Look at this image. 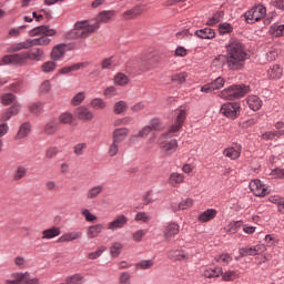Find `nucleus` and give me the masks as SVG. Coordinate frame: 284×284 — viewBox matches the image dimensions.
Returning a JSON list of instances; mask_svg holds the SVG:
<instances>
[{
    "instance_id": "obj_61",
    "label": "nucleus",
    "mask_w": 284,
    "mask_h": 284,
    "mask_svg": "<svg viewBox=\"0 0 284 284\" xmlns=\"http://www.w3.org/2000/svg\"><path fill=\"white\" fill-rule=\"evenodd\" d=\"M192 205H194V200L185 199L178 205V210H187L189 207H192Z\"/></svg>"
},
{
    "instance_id": "obj_38",
    "label": "nucleus",
    "mask_w": 284,
    "mask_h": 284,
    "mask_svg": "<svg viewBox=\"0 0 284 284\" xmlns=\"http://www.w3.org/2000/svg\"><path fill=\"white\" fill-rule=\"evenodd\" d=\"M90 106L93 110H105V108H108V103H105L101 98H95L90 102Z\"/></svg>"
},
{
    "instance_id": "obj_8",
    "label": "nucleus",
    "mask_w": 284,
    "mask_h": 284,
    "mask_svg": "<svg viewBox=\"0 0 284 284\" xmlns=\"http://www.w3.org/2000/svg\"><path fill=\"white\" fill-rule=\"evenodd\" d=\"M221 88H225V79L223 77H219L212 82L204 84L201 88V92L210 94V92H214V90H221Z\"/></svg>"
},
{
    "instance_id": "obj_4",
    "label": "nucleus",
    "mask_w": 284,
    "mask_h": 284,
    "mask_svg": "<svg viewBox=\"0 0 284 284\" xmlns=\"http://www.w3.org/2000/svg\"><path fill=\"white\" fill-rule=\"evenodd\" d=\"M99 29V22L82 20L74 23L73 30L65 34V39H88Z\"/></svg>"
},
{
    "instance_id": "obj_11",
    "label": "nucleus",
    "mask_w": 284,
    "mask_h": 284,
    "mask_svg": "<svg viewBox=\"0 0 284 284\" xmlns=\"http://www.w3.org/2000/svg\"><path fill=\"white\" fill-rule=\"evenodd\" d=\"M65 52H68V44L60 43L54 45L51 50L52 61H61L65 57Z\"/></svg>"
},
{
    "instance_id": "obj_62",
    "label": "nucleus",
    "mask_w": 284,
    "mask_h": 284,
    "mask_svg": "<svg viewBox=\"0 0 284 284\" xmlns=\"http://www.w3.org/2000/svg\"><path fill=\"white\" fill-rule=\"evenodd\" d=\"M215 261L217 263H224L225 265H229V263H232V256H230V254L225 253V254L216 256Z\"/></svg>"
},
{
    "instance_id": "obj_21",
    "label": "nucleus",
    "mask_w": 284,
    "mask_h": 284,
    "mask_svg": "<svg viewBox=\"0 0 284 284\" xmlns=\"http://www.w3.org/2000/svg\"><path fill=\"white\" fill-rule=\"evenodd\" d=\"M103 190H105V189L101 184L90 187L85 194L87 200L94 201V199H99V196H101V194H103Z\"/></svg>"
},
{
    "instance_id": "obj_56",
    "label": "nucleus",
    "mask_w": 284,
    "mask_h": 284,
    "mask_svg": "<svg viewBox=\"0 0 284 284\" xmlns=\"http://www.w3.org/2000/svg\"><path fill=\"white\" fill-rule=\"evenodd\" d=\"M82 101H85V92L77 93L71 100V105H81Z\"/></svg>"
},
{
    "instance_id": "obj_54",
    "label": "nucleus",
    "mask_w": 284,
    "mask_h": 284,
    "mask_svg": "<svg viewBox=\"0 0 284 284\" xmlns=\"http://www.w3.org/2000/svg\"><path fill=\"white\" fill-rule=\"evenodd\" d=\"M118 281L119 284H132V275L128 272H122Z\"/></svg>"
},
{
    "instance_id": "obj_41",
    "label": "nucleus",
    "mask_w": 284,
    "mask_h": 284,
    "mask_svg": "<svg viewBox=\"0 0 284 284\" xmlns=\"http://www.w3.org/2000/svg\"><path fill=\"white\" fill-rule=\"evenodd\" d=\"M113 112L114 114H124V112H128V103L125 101L115 102Z\"/></svg>"
},
{
    "instance_id": "obj_3",
    "label": "nucleus",
    "mask_w": 284,
    "mask_h": 284,
    "mask_svg": "<svg viewBox=\"0 0 284 284\" xmlns=\"http://www.w3.org/2000/svg\"><path fill=\"white\" fill-rule=\"evenodd\" d=\"M247 59L245 45L239 40H233L226 45V61L230 70H240Z\"/></svg>"
},
{
    "instance_id": "obj_25",
    "label": "nucleus",
    "mask_w": 284,
    "mask_h": 284,
    "mask_svg": "<svg viewBox=\"0 0 284 284\" xmlns=\"http://www.w3.org/2000/svg\"><path fill=\"white\" fill-rule=\"evenodd\" d=\"M83 68H88V62H80L71 67H63L59 70V74H70V72H77V70H81Z\"/></svg>"
},
{
    "instance_id": "obj_28",
    "label": "nucleus",
    "mask_w": 284,
    "mask_h": 284,
    "mask_svg": "<svg viewBox=\"0 0 284 284\" xmlns=\"http://www.w3.org/2000/svg\"><path fill=\"white\" fill-rule=\"evenodd\" d=\"M221 275H223L222 267L206 268L203 272V276H205V278H219Z\"/></svg>"
},
{
    "instance_id": "obj_58",
    "label": "nucleus",
    "mask_w": 284,
    "mask_h": 284,
    "mask_svg": "<svg viewBox=\"0 0 284 284\" xmlns=\"http://www.w3.org/2000/svg\"><path fill=\"white\" fill-rule=\"evenodd\" d=\"M26 174H28V170L23 166H19L13 174V179L16 181H21Z\"/></svg>"
},
{
    "instance_id": "obj_7",
    "label": "nucleus",
    "mask_w": 284,
    "mask_h": 284,
    "mask_svg": "<svg viewBox=\"0 0 284 284\" xmlns=\"http://www.w3.org/2000/svg\"><path fill=\"white\" fill-rule=\"evenodd\" d=\"M220 114L223 116H226V119H239V115L241 114V104L236 102H226L222 104L220 109Z\"/></svg>"
},
{
    "instance_id": "obj_1",
    "label": "nucleus",
    "mask_w": 284,
    "mask_h": 284,
    "mask_svg": "<svg viewBox=\"0 0 284 284\" xmlns=\"http://www.w3.org/2000/svg\"><path fill=\"white\" fill-rule=\"evenodd\" d=\"M176 118L174 123L170 126L168 132L162 133L160 136V148L165 156H170L179 150V142L176 139H172V136H176V133L183 128V123H185V119H187V113L185 109H179L175 111ZM163 139H172V140H163Z\"/></svg>"
},
{
    "instance_id": "obj_18",
    "label": "nucleus",
    "mask_w": 284,
    "mask_h": 284,
    "mask_svg": "<svg viewBox=\"0 0 284 284\" xmlns=\"http://www.w3.org/2000/svg\"><path fill=\"white\" fill-rule=\"evenodd\" d=\"M81 236H83V233H81L80 231H72V232L62 234L58 239V243H71L72 241H79Z\"/></svg>"
},
{
    "instance_id": "obj_5",
    "label": "nucleus",
    "mask_w": 284,
    "mask_h": 284,
    "mask_svg": "<svg viewBox=\"0 0 284 284\" xmlns=\"http://www.w3.org/2000/svg\"><path fill=\"white\" fill-rule=\"evenodd\" d=\"M54 34H57V30L50 29V27L48 26H40V27L33 28L29 32V36L40 37V38L30 39L31 48H34L37 45H42V47L50 45V43H52V39L48 37H54Z\"/></svg>"
},
{
    "instance_id": "obj_59",
    "label": "nucleus",
    "mask_w": 284,
    "mask_h": 284,
    "mask_svg": "<svg viewBox=\"0 0 284 284\" xmlns=\"http://www.w3.org/2000/svg\"><path fill=\"white\" fill-rule=\"evenodd\" d=\"M29 111L31 112V114H36V115L39 114L40 112L43 111V103L37 102L29 105Z\"/></svg>"
},
{
    "instance_id": "obj_29",
    "label": "nucleus",
    "mask_w": 284,
    "mask_h": 284,
    "mask_svg": "<svg viewBox=\"0 0 284 284\" xmlns=\"http://www.w3.org/2000/svg\"><path fill=\"white\" fill-rule=\"evenodd\" d=\"M267 74L270 79H281L283 77V68H281V64H275L268 69Z\"/></svg>"
},
{
    "instance_id": "obj_31",
    "label": "nucleus",
    "mask_w": 284,
    "mask_h": 284,
    "mask_svg": "<svg viewBox=\"0 0 284 284\" xmlns=\"http://www.w3.org/2000/svg\"><path fill=\"white\" fill-rule=\"evenodd\" d=\"M185 181V176L181 173H171L169 178V184L172 185L173 187H176V185H181Z\"/></svg>"
},
{
    "instance_id": "obj_48",
    "label": "nucleus",
    "mask_w": 284,
    "mask_h": 284,
    "mask_svg": "<svg viewBox=\"0 0 284 284\" xmlns=\"http://www.w3.org/2000/svg\"><path fill=\"white\" fill-rule=\"evenodd\" d=\"M149 128L151 129V132H161V130L164 129L163 122L159 119L151 120Z\"/></svg>"
},
{
    "instance_id": "obj_6",
    "label": "nucleus",
    "mask_w": 284,
    "mask_h": 284,
    "mask_svg": "<svg viewBox=\"0 0 284 284\" xmlns=\"http://www.w3.org/2000/svg\"><path fill=\"white\" fill-rule=\"evenodd\" d=\"M245 94H247L245 84H233L222 90L219 97L224 101H236V99H243Z\"/></svg>"
},
{
    "instance_id": "obj_15",
    "label": "nucleus",
    "mask_w": 284,
    "mask_h": 284,
    "mask_svg": "<svg viewBox=\"0 0 284 284\" xmlns=\"http://www.w3.org/2000/svg\"><path fill=\"white\" fill-rule=\"evenodd\" d=\"M263 252H265L264 244H258L250 248L251 256H256L255 263H265V255H263Z\"/></svg>"
},
{
    "instance_id": "obj_52",
    "label": "nucleus",
    "mask_w": 284,
    "mask_h": 284,
    "mask_svg": "<svg viewBox=\"0 0 284 284\" xmlns=\"http://www.w3.org/2000/svg\"><path fill=\"white\" fill-rule=\"evenodd\" d=\"M105 250H108L105 246H99L95 252L89 253L88 258L90 261H97Z\"/></svg>"
},
{
    "instance_id": "obj_37",
    "label": "nucleus",
    "mask_w": 284,
    "mask_h": 284,
    "mask_svg": "<svg viewBox=\"0 0 284 284\" xmlns=\"http://www.w3.org/2000/svg\"><path fill=\"white\" fill-rule=\"evenodd\" d=\"M223 17H225V13L223 11H217L213 14L212 18H210L206 22V26H216V23H221L223 21Z\"/></svg>"
},
{
    "instance_id": "obj_10",
    "label": "nucleus",
    "mask_w": 284,
    "mask_h": 284,
    "mask_svg": "<svg viewBox=\"0 0 284 284\" xmlns=\"http://www.w3.org/2000/svg\"><path fill=\"white\" fill-rule=\"evenodd\" d=\"M181 230V226H179L178 223L171 222L166 224L163 229V234L165 241H172L176 234H179V231Z\"/></svg>"
},
{
    "instance_id": "obj_16",
    "label": "nucleus",
    "mask_w": 284,
    "mask_h": 284,
    "mask_svg": "<svg viewBox=\"0 0 284 284\" xmlns=\"http://www.w3.org/2000/svg\"><path fill=\"white\" fill-rule=\"evenodd\" d=\"M170 261H190L192 255L185 251L173 250L168 253Z\"/></svg>"
},
{
    "instance_id": "obj_14",
    "label": "nucleus",
    "mask_w": 284,
    "mask_h": 284,
    "mask_svg": "<svg viewBox=\"0 0 284 284\" xmlns=\"http://www.w3.org/2000/svg\"><path fill=\"white\" fill-rule=\"evenodd\" d=\"M74 114L80 121H92L94 119V113L83 105L75 109Z\"/></svg>"
},
{
    "instance_id": "obj_45",
    "label": "nucleus",
    "mask_w": 284,
    "mask_h": 284,
    "mask_svg": "<svg viewBox=\"0 0 284 284\" xmlns=\"http://www.w3.org/2000/svg\"><path fill=\"white\" fill-rule=\"evenodd\" d=\"M84 280H85V277H83V275L73 274L71 276L65 277L64 281L67 284H81V283H83Z\"/></svg>"
},
{
    "instance_id": "obj_35",
    "label": "nucleus",
    "mask_w": 284,
    "mask_h": 284,
    "mask_svg": "<svg viewBox=\"0 0 284 284\" xmlns=\"http://www.w3.org/2000/svg\"><path fill=\"white\" fill-rule=\"evenodd\" d=\"M59 130V122L57 120H51L44 125V134H48L49 136H52V134H55Z\"/></svg>"
},
{
    "instance_id": "obj_17",
    "label": "nucleus",
    "mask_w": 284,
    "mask_h": 284,
    "mask_svg": "<svg viewBox=\"0 0 284 284\" xmlns=\"http://www.w3.org/2000/svg\"><path fill=\"white\" fill-rule=\"evenodd\" d=\"M267 10L263 4H257L251 9V21L255 23L256 21H261L265 17Z\"/></svg>"
},
{
    "instance_id": "obj_23",
    "label": "nucleus",
    "mask_w": 284,
    "mask_h": 284,
    "mask_svg": "<svg viewBox=\"0 0 284 284\" xmlns=\"http://www.w3.org/2000/svg\"><path fill=\"white\" fill-rule=\"evenodd\" d=\"M61 235V227L53 226L51 229H47L42 231V240L50 241L52 239H57V236Z\"/></svg>"
},
{
    "instance_id": "obj_27",
    "label": "nucleus",
    "mask_w": 284,
    "mask_h": 284,
    "mask_svg": "<svg viewBox=\"0 0 284 284\" xmlns=\"http://www.w3.org/2000/svg\"><path fill=\"white\" fill-rule=\"evenodd\" d=\"M224 156L231 159L232 161H236L239 156H241V148L239 146H231L223 151Z\"/></svg>"
},
{
    "instance_id": "obj_40",
    "label": "nucleus",
    "mask_w": 284,
    "mask_h": 284,
    "mask_svg": "<svg viewBox=\"0 0 284 284\" xmlns=\"http://www.w3.org/2000/svg\"><path fill=\"white\" fill-rule=\"evenodd\" d=\"M30 130H31L30 123H23L20 126L16 139H26V136L30 134Z\"/></svg>"
},
{
    "instance_id": "obj_43",
    "label": "nucleus",
    "mask_w": 284,
    "mask_h": 284,
    "mask_svg": "<svg viewBox=\"0 0 284 284\" xmlns=\"http://www.w3.org/2000/svg\"><path fill=\"white\" fill-rule=\"evenodd\" d=\"M113 81L115 85H128L130 83V78L124 73H118Z\"/></svg>"
},
{
    "instance_id": "obj_51",
    "label": "nucleus",
    "mask_w": 284,
    "mask_h": 284,
    "mask_svg": "<svg viewBox=\"0 0 284 284\" xmlns=\"http://www.w3.org/2000/svg\"><path fill=\"white\" fill-rule=\"evenodd\" d=\"M42 72H54L57 70V62L47 61L41 65Z\"/></svg>"
},
{
    "instance_id": "obj_2",
    "label": "nucleus",
    "mask_w": 284,
    "mask_h": 284,
    "mask_svg": "<svg viewBox=\"0 0 284 284\" xmlns=\"http://www.w3.org/2000/svg\"><path fill=\"white\" fill-rule=\"evenodd\" d=\"M45 51L41 48H36L29 51H23L14 54H7L0 59V65H23L26 61H43Z\"/></svg>"
},
{
    "instance_id": "obj_46",
    "label": "nucleus",
    "mask_w": 284,
    "mask_h": 284,
    "mask_svg": "<svg viewBox=\"0 0 284 284\" xmlns=\"http://www.w3.org/2000/svg\"><path fill=\"white\" fill-rule=\"evenodd\" d=\"M52 90V83L50 82V80H44L40 87H39V93L41 95L43 94H50V91Z\"/></svg>"
},
{
    "instance_id": "obj_24",
    "label": "nucleus",
    "mask_w": 284,
    "mask_h": 284,
    "mask_svg": "<svg viewBox=\"0 0 284 284\" xmlns=\"http://www.w3.org/2000/svg\"><path fill=\"white\" fill-rule=\"evenodd\" d=\"M105 230V226L103 224H94L87 229V236L88 239H97L101 232Z\"/></svg>"
},
{
    "instance_id": "obj_39",
    "label": "nucleus",
    "mask_w": 284,
    "mask_h": 284,
    "mask_svg": "<svg viewBox=\"0 0 284 284\" xmlns=\"http://www.w3.org/2000/svg\"><path fill=\"white\" fill-rule=\"evenodd\" d=\"M250 108L253 112H257L260 108H263V101L261 98L253 95L250 98Z\"/></svg>"
},
{
    "instance_id": "obj_33",
    "label": "nucleus",
    "mask_w": 284,
    "mask_h": 284,
    "mask_svg": "<svg viewBox=\"0 0 284 284\" xmlns=\"http://www.w3.org/2000/svg\"><path fill=\"white\" fill-rule=\"evenodd\" d=\"M270 34L275 39L278 37H284V24L274 23L270 27Z\"/></svg>"
},
{
    "instance_id": "obj_55",
    "label": "nucleus",
    "mask_w": 284,
    "mask_h": 284,
    "mask_svg": "<svg viewBox=\"0 0 284 284\" xmlns=\"http://www.w3.org/2000/svg\"><path fill=\"white\" fill-rule=\"evenodd\" d=\"M114 65V57L105 58L101 62L102 70H112Z\"/></svg>"
},
{
    "instance_id": "obj_44",
    "label": "nucleus",
    "mask_w": 284,
    "mask_h": 284,
    "mask_svg": "<svg viewBox=\"0 0 284 284\" xmlns=\"http://www.w3.org/2000/svg\"><path fill=\"white\" fill-rule=\"evenodd\" d=\"M121 250H123V244L121 242H114L110 247L111 256L116 258L121 254Z\"/></svg>"
},
{
    "instance_id": "obj_60",
    "label": "nucleus",
    "mask_w": 284,
    "mask_h": 284,
    "mask_svg": "<svg viewBox=\"0 0 284 284\" xmlns=\"http://www.w3.org/2000/svg\"><path fill=\"white\" fill-rule=\"evenodd\" d=\"M16 99H17V97H14V94L7 93V94L2 95L1 103H3V105H10V103H14Z\"/></svg>"
},
{
    "instance_id": "obj_57",
    "label": "nucleus",
    "mask_w": 284,
    "mask_h": 284,
    "mask_svg": "<svg viewBox=\"0 0 284 284\" xmlns=\"http://www.w3.org/2000/svg\"><path fill=\"white\" fill-rule=\"evenodd\" d=\"M81 214L88 223H94V221H97V215L92 214L88 209H82Z\"/></svg>"
},
{
    "instance_id": "obj_22",
    "label": "nucleus",
    "mask_w": 284,
    "mask_h": 284,
    "mask_svg": "<svg viewBox=\"0 0 284 284\" xmlns=\"http://www.w3.org/2000/svg\"><path fill=\"white\" fill-rule=\"evenodd\" d=\"M114 14H116L115 11H102L97 17L94 23H98L99 28H101V23H109L114 18Z\"/></svg>"
},
{
    "instance_id": "obj_47",
    "label": "nucleus",
    "mask_w": 284,
    "mask_h": 284,
    "mask_svg": "<svg viewBox=\"0 0 284 284\" xmlns=\"http://www.w3.org/2000/svg\"><path fill=\"white\" fill-rule=\"evenodd\" d=\"M87 149H88V143L85 142L78 143L73 146V154H75V156H83Z\"/></svg>"
},
{
    "instance_id": "obj_42",
    "label": "nucleus",
    "mask_w": 284,
    "mask_h": 284,
    "mask_svg": "<svg viewBox=\"0 0 284 284\" xmlns=\"http://www.w3.org/2000/svg\"><path fill=\"white\" fill-rule=\"evenodd\" d=\"M234 32V27L231 23L223 22L219 24V34H232Z\"/></svg>"
},
{
    "instance_id": "obj_49",
    "label": "nucleus",
    "mask_w": 284,
    "mask_h": 284,
    "mask_svg": "<svg viewBox=\"0 0 284 284\" xmlns=\"http://www.w3.org/2000/svg\"><path fill=\"white\" fill-rule=\"evenodd\" d=\"M136 270H151L154 267V261L152 260H143L135 265Z\"/></svg>"
},
{
    "instance_id": "obj_64",
    "label": "nucleus",
    "mask_w": 284,
    "mask_h": 284,
    "mask_svg": "<svg viewBox=\"0 0 284 284\" xmlns=\"http://www.w3.org/2000/svg\"><path fill=\"white\" fill-rule=\"evenodd\" d=\"M271 176L274 179H284V169H274L271 171Z\"/></svg>"
},
{
    "instance_id": "obj_34",
    "label": "nucleus",
    "mask_w": 284,
    "mask_h": 284,
    "mask_svg": "<svg viewBox=\"0 0 284 284\" xmlns=\"http://www.w3.org/2000/svg\"><path fill=\"white\" fill-rule=\"evenodd\" d=\"M241 227H243V221H233L226 225L225 231L227 234H236Z\"/></svg>"
},
{
    "instance_id": "obj_9",
    "label": "nucleus",
    "mask_w": 284,
    "mask_h": 284,
    "mask_svg": "<svg viewBox=\"0 0 284 284\" xmlns=\"http://www.w3.org/2000/svg\"><path fill=\"white\" fill-rule=\"evenodd\" d=\"M128 225V216L118 215L115 219L108 223L106 230L111 232H116V230H123Z\"/></svg>"
},
{
    "instance_id": "obj_13",
    "label": "nucleus",
    "mask_w": 284,
    "mask_h": 284,
    "mask_svg": "<svg viewBox=\"0 0 284 284\" xmlns=\"http://www.w3.org/2000/svg\"><path fill=\"white\" fill-rule=\"evenodd\" d=\"M129 134H130V129L128 128L115 129L112 132V141L114 143L121 144L123 143V141H125V139H128Z\"/></svg>"
},
{
    "instance_id": "obj_19",
    "label": "nucleus",
    "mask_w": 284,
    "mask_h": 284,
    "mask_svg": "<svg viewBox=\"0 0 284 284\" xmlns=\"http://www.w3.org/2000/svg\"><path fill=\"white\" fill-rule=\"evenodd\" d=\"M30 48H32V42L30 39L23 41V42H18V43H13L11 44L7 52H21V50H30Z\"/></svg>"
},
{
    "instance_id": "obj_26",
    "label": "nucleus",
    "mask_w": 284,
    "mask_h": 284,
    "mask_svg": "<svg viewBox=\"0 0 284 284\" xmlns=\"http://www.w3.org/2000/svg\"><path fill=\"white\" fill-rule=\"evenodd\" d=\"M141 14H143V9L141 7H134V8L130 9V10H126L123 13V18L126 21H130L132 19H136V17H141Z\"/></svg>"
},
{
    "instance_id": "obj_20",
    "label": "nucleus",
    "mask_w": 284,
    "mask_h": 284,
    "mask_svg": "<svg viewBox=\"0 0 284 284\" xmlns=\"http://www.w3.org/2000/svg\"><path fill=\"white\" fill-rule=\"evenodd\" d=\"M194 36L197 37V39L212 40L216 38V31H214V29L204 28V29L196 30L194 32Z\"/></svg>"
},
{
    "instance_id": "obj_53",
    "label": "nucleus",
    "mask_w": 284,
    "mask_h": 284,
    "mask_svg": "<svg viewBox=\"0 0 284 284\" xmlns=\"http://www.w3.org/2000/svg\"><path fill=\"white\" fill-rule=\"evenodd\" d=\"M148 234V230H138L132 234V240L135 243H141L143 241V236Z\"/></svg>"
},
{
    "instance_id": "obj_12",
    "label": "nucleus",
    "mask_w": 284,
    "mask_h": 284,
    "mask_svg": "<svg viewBox=\"0 0 284 284\" xmlns=\"http://www.w3.org/2000/svg\"><path fill=\"white\" fill-rule=\"evenodd\" d=\"M250 190L255 196H265L267 194V189L261 183V180H252Z\"/></svg>"
},
{
    "instance_id": "obj_63",
    "label": "nucleus",
    "mask_w": 284,
    "mask_h": 284,
    "mask_svg": "<svg viewBox=\"0 0 284 284\" xmlns=\"http://www.w3.org/2000/svg\"><path fill=\"white\" fill-rule=\"evenodd\" d=\"M11 278L12 280L4 281L3 284H21V273H12Z\"/></svg>"
},
{
    "instance_id": "obj_30",
    "label": "nucleus",
    "mask_w": 284,
    "mask_h": 284,
    "mask_svg": "<svg viewBox=\"0 0 284 284\" xmlns=\"http://www.w3.org/2000/svg\"><path fill=\"white\" fill-rule=\"evenodd\" d=\"M215 217H216V210L209 209L199 215V221H201V223H207V221H212V219H215Z\"/></svg>"
},
{
    "instance_id": "obj_50",
    "label": "nucleus",
    "mask_w": 284,
    "mask_h": 284,
    "mask_svg": "<svg viewBox=\"0 0 284 284\" xmlns=\"http://www.w3.org/2000/svg\"><path fill=\"white\" fill-rule=\"evenodd\" d=\"M72 121H74V116L70 112H64L59 116V123H62L64 125H67L68 123H72Z\"/></svg>"
},
{
    "instance_id": "obj_32",
    "label": "nucleus",
    "mask_w": 284,
    "mask_h": 284,
    "mask_svg": "<svg viewBox=\"0 0 284 284\" xmlns=\"http://www.w3.org/2000/svg\"><path fill=\"white\" fill-rule=\"evenodd\" d=\"M19 110H21V104L14 103V105L2 115V121H10L12 116H17V114H19Z\"/></svg>"
},
{
    "instance_id": "obj_36",
    "label": "nucleus",
    "mask_w": 284,
    "mask_h": 284,
    "mask_svg": "<svg viewBox=\"0 0 284 284\" xmlns=\"http://www.w3.org/2000/svg\"><path fill=\"white\" fill-rule=\"evenodd\" d=\"M20 284H41L38 277H30V273H20Z\"/></svg>"
}]
</instances>
